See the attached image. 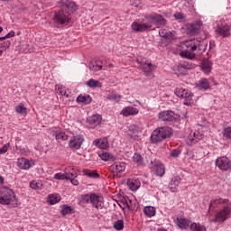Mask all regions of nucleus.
Here are the masks:
<instances>
[{
    "label": "nucleus",
    "mask_w": 231,
    "mask_h": 231,
    "mask_svg": "<svg viewBox=\"0 0 231 231\" xmlns=\"http://www.w3.org/2000/svg\"><path fill=\"white\" fill-rule=\"evenodd\" d=\"M167 24V20L162 14L156 13L147 14L141 19L135 20L132 24L131 28L134 32H147L151 30L153 26L160 28V26H165Z\"/></svg>",
    "instance_id": "1"
},
{
    "label": "nucleus",
    "mask_w": 231,
    "mask_h": 231,
    "mask_svg": "<svg viewBox=\"0 0 231 231\" xmlns=\"http://www.w3.org/2000/svg\"><path fill=\"white\" fill-rule=\"evenodd\" d=\"M199 41L193 39L180 42L178 45L177 50L180 51V57H183L184 59H194V51L199 48Z\"/></svg>",
    "instance_id": "2"
},
{
    "label": "nucleus",
    "mask_w": 231,
    "mask_h": 231,
    "mask_svg": "<svg viewBox=\"0 0 231 231\" xmlns=\"http://www.w3.org/2000/svg\"><path fill=\"white\" fill-rule=\"evenodd\" d=\"M0 205H6L11 208L17 207V196L14 189L6 186L0 187Z\"/></svg>",
    "instance_id": "3"
},
{
    "label": "nucleus",
    "mask_w": 231,
    "mask_h": 231,
    "mask_svg": "<svg viewBox=\"0 0 231 231\" xmlns=\"http://www.w3.org/2000/svg\"><path fill=\"white\" fill-rule=\"evenodd\" d=\"M79 205H89L95 208H104V198L97 193L83 194L79 197Z\"/></svg>",
    "instance_id": "4"
},
{
    "label": "nucleus",
    "mask_w": 231,
    "mask_h": 231,
    "mask_svg": "<svg viewBox=\"0 0 231 231\" xmlns=\"http://www.w3.org/2000/svg\"><path fill=\"white\" fill-rule=\"evenodd\" d=\"M172 136V129L169 126L156 128L151 134V141L152 143H160L166 138Z\"/></svg>",
    "instance_id": "5"
},
{
    "label": "nucleus",
    "mask_w": 231,
    "mask_h": 231,
    "mask_svg": "<svg viewBox=\"0 0 231 231\" xmlns=\"http://www.w3.org/2000/svg\"><path fill=\"white\" fill-rule=\"evenodd\" d=\"M231 217V203H226L224 205L220 210L216 213L215 218L213 219L214 223H225L226 219Z\"/></svg>",
    "instance_id": "6"
},
{
    "label": "nucleus",
    "mask_w": 231,
    "mask_h": 231,
    "mask_svg": "<svg viewBox=\"0 0 231 231\" xmlns=\"http://www.w3.org/2000/svg\"><path fill=\"white\" fill-rule=\"evenodd\" d=\"M216 23V33L220 35V37H230V25L225 18L217 20Z\"/></svg>",
    "instance_id": "7"
},
{
    "label": "nucleus",
    "mask_w": 231,
    "mask_h": 231,
    "mask_svg": "<svg viewBox=\"0 0 231 231\" xmlns=\"http://www.w3.org/2000/svg\"><path fill=\"white\" fill-rule=\"evenodd\" d=\"M175 95L176 97H179L180 98L184 99L183 104L185 106H192V104H194V98H193L194 95L189 89L176 88Z\"/></svg>",
    "instance_id": "8"
},
{
    "label": "nucleus",
    "mask_w": 231,
    "mask_h": 231,
    "mask_svg": "<svg viewBox=\"0 0 231 231\" xmlns=\"http://www.w3.org/2000/svg\"><path fill=\"white\" fill-rule=\"evenodd\" d=\"M52 21L55 24H68L71 21V17L69 16V13L60 9L55 12Z\"/></svg>",
    "instance_id": "9"
},
{
    "label": "nucleus",
    "mask_w": 231,
    "mask_h": 231,
    "mask_svg": "<svg viewBox=\"0 0 231 231\" xmlns=\"http://www.w3.org/2000/svg\"><path fill=\"white\" fill-rule=\"evenodd\" d=\"M173 221L180 230H189V227H190V224L192 223V221L185 217L182 213L177 215Z\"/></svg>",
    "instance_id": "10"
},
{
    "label": "nucleus",
    "mask_w": 231,
    "mask_h": 231,
    "mask_svg": "<svg viewBox=\"0 0 231 231\" xmlns=\"http://www.w3.org/2000/svg\"><path fill=\"white\" fill-rule=\"evenodd\" d=\"M84 135L83 134H76L72 136L69 142V147L73 149L74 151H79L80 147H82V143H84Z\"/></svg>",
    "instance_id": "11"
},
{
    "label": "nucleus",
    "mask_w": 231,
    "mask_h": 231,
    "mask_svg": "<svg viewBox=\"0 0 231 231\" xmlns=\"http://www.w3.org/2000/svg\"><path fill=\"white\" fill-rule=\"evenodd\" d=\"M60 6L63 12H68L69 15L77 12V4L71 0H61Z\"/></svg>",
    "instance_id": "12"
},
{
    "label": "nucleus",
    "mask_w": 231,
    "mask_h": 231,
    "mask_svg": "<svg viewBox=\"0 0 231 231\" xmlns=\"http://www.w3.org/2000/svg\"><path fill=\"white\" fill-rule=\"evenodd\" d=\"M16 164L22 171H29V169H32L35 165V161L22 157L17 159Z\"/></svg>",
    "instance_id": "13"
},
{
    "label": "nucleus",
    "mask_w": 231,
    "mask_h": 231,
    "mask_svg": "<svg viewBox=\"0 0 231 231\" xmlns=\"http://www.w3.org/2000/svg\"><path fill=\"white\" fill-rule=\"evenodd\" d=\"M204 134L198 131H191L186 138V142L189 145H193V143H198L199 140H203Z\"/></svg>",
    "instance_id": "14"
},
{
    "label": "nucleus",
    "mask_w": 231,
    "mask_h": 231,
    "mask_svg": "<svg viewBox=\"0 0 231 231\" xmlns=\"http://www.w3.org/2000/svg\"><path fill=\"white\" fill-rule=\"evenodd\" d=\"M216 165L220 171H228L231 169V161L226 157H219L216 160Z\"/></svg>",
    "instance_id": "15"
},
{
    "label": "nucleus",
    "mask_w": 231,
    "mask_h": 231,
    "mask_svg": "<svg viewBox=\"0 0 231 231\" xmlns=\"http://www.w3.org/2000/svg\"><path fill=\"white\" fill-rule=\"evenodd\" d=\"M158 118L161 122H172L176 120V114L171 110L162 111L158 114Z\"/></svg>",
    "instance_id": "16"
},
{
    "label": "nucleus",
    "mask_w": 231,
    "mask_h": 231,
    "mask_svg": "<svg viewBox=\"0 0 231 231\" xmlns=\"http://www.w3.org/2000/svg\"><path fill=\"white\" fill-rule=\"evenodd\" d=\"M102 123V116L94 115L87 119V124L89 129H95V127H98V125Z\"/></svg>",
    "instance_id": "17"
},
{
    "label": "nucleus",
    "mask_w": 231,
    "mask_h": 231,
    "mask_svg": "<svg viewBox=\"0 0 231 231\" xmlns=\"http://www.w3.org/2000/svg\"><path fill=\"white\" fill-rule=\"evenodd\" d=\"M201 26H203L202 21H196L193 23H188L186 25V31L190 33V35H196V32L201 30Z\"/></svg>",
    "instance_id": "18"
},
{
    "label": "nucleus",
    "mask_w": 231,
    "mask_h": 231,
    "mask_svg": "<svg viewBox=\"0 0 231 231\" xmlns=\"http://www.w3.org/2000/svg\"><path fill=\"white\" fill-rule=\"evenodd\" d=\"M226 203H230V201H228V199L217 198L211 200L209 204V210H212L214 208H225V205H226Z\"/></svg>",
    "instance_id": "19"
},
{
    "label": "nucleus",
    "mask_w": 231,
    "mask_h": 231,
    "mask_svg": "<svg viewBox=\"0 0 231 231\" xmlns=\"http://www.w3.org/2000/svg\"><path fill=\"white\" fill-rule=\"evenodd\" d=\"M152 171L156 174V176L162 177L165 174V167H163V164L159 161L153 163L152 162Z\"/></svg>",
    "instance_id": "20"
},
{
    "label": "nucleus",
    "mask_w": 231,
    "mask_h": 231,
    "mask_svg": "<svg viewBox=\"0 0 231 231\" xmlns=\"http://www.w3.org/2000/svg\"><path fill=\"white\" fill-rule=\"evenodd\" d=\"M71 178H77V173L69 172L68 169H65L64 173H55L54 180H71Z\"/></svg>",
    "instance_id": "21"
},
{
    "label": "nucleus",
    "mask_w": 231,
    "mask_h": 231,
    "mask_svg": "<svg viewBox=\"0 0 231 231\" xmlns=\"http://www.w3.org/2000/svg\"><path fill=\"white\" fill-rule=\"evenodd\" d=\"M125 167H126L125 162H117L110 166V171L114 174H120V173L124 172V171H125Z\"/></svg>",
    "instance_id": "22"
},
{
    "label": "nucleus",
    "mask_w": 231,
    "mask_h": 231,
    "mask_svg": "<svg viewBox=\"0 0 231 231\" xmlns=\"http://www.w3.org/2000/svg\"><path fill=\"white\" fill-rule=\"evenodd\" d=\"M92 145L98 147V149H109V142L106 138L94 140Z\"/></svg>",
    "instance_id": "23"
},
{
    "label": "nucleus",
    "mask_w": 231,
    "mask_h": 231,
    "mask_svg": "<svg viewBox=\"0 0 231 231\" xmlns=\"http://www.w3.org/2000/svg\"><path fill=\"white\" fill-rule=\"evenodd\" d=\"M138 108L134 106H126L122 110L121 115L123 116H134V115H138Z\"/></svg>",
    "instance_id": "24"
},
{
    "label": "nucleus",
    "mask_w": 231,
    "mask_h": 231,
    "mask_svg": "<svg viewBox=\"0 0 231 231\" xmlns=\"http://www.w3.org/2000/svg\"><path fill=\"white\" fill-rule=\"evenodd\" d=\"M200 68L203 73L208 75L212 71V61L208 59L203 60Z\"/></svg>",
    "instance_id": "25"
},
{
    "label": "nucleus",
    "mask_w": 231,
    "mask_h": 231,
    "mask_svg": "<svg viewBox=\"0 0 231 231\" xmlns=\"http://www.w3.org/2000/svg\"><path fill=\"white\" fill-rule=\"evenodd\" d=\"M127 185L130 189V190H138V189H140V180L136 179V178H131V179H128V181H127Z\"/></svg>",
    "instance_id": "26"
},
{
    "label": "nucleus",
    "mask_w": 231,
    "mask_h": 231,
    "mask_svg": "<svg viewBox=\"0 0 231 231\" xmlns=\"http://www.w3.org/2000/svg\"><path fill=\"white\" fill-rule=\"evenodd\" d=\"M138 64H140L142 69L146 73V75H149V73L154 71V67L152 66V63H147V62H142L140 60H137Z\"/></svg>",
    "instance_id": "27"
},
{
    "label": "nucleus",
    "mask_w": 231,
    "mask_h": 231,
    "mask_svg": "<svg viewBox=\"0 0 231 231\" xmlns=\"http://www.w3.org/2000/svg\"><path fill=\"white\" fill-rule=\"evenodd\" d=\"M53 136H55L59 143H60V142H66V140H68V134H66V132L62 130L54 131Z\"/></svg>",
    "instance_id": "28"
},
{
    "label": "nucleus",
    "mask_w": 231,
    "mask_h": 231,
    "mask_svg": "<svg viewBox=\"0 0 231 231\" xmlns=\"http://www.w3.org/2000/svg\"><path fill=\"white\" fill-rule=\"evenodd\" d=\"M159 35L160 37H162V39L166 40V42H171V41L172 39H174V34H172V32H168L165 29H162L159 31Z\"/></svg>",
    "instance_id": "29"
},
{
    "label": "nucleus",
    "mask_w": 231,
    "mask_h": 231,
    "mask_svg": "<svg viewBox=\"0 0 231 231\" xmlns=\"http://www.w3.org/2000/svg\"><path fill=\"white\" fill-rule=\"evenodd\" d=\"M197 88L201 91H207V89H210V83H208V79H202L198 81Z\"/></svg>",
    "instance_id": "30"
},
{
    "label": "nucleus",
    "mask_w": 231,
    "mask_h": 231,
    "mask_svg": "<svg viewBox=\"0 0 231 231\" xmlns=\"http://www.w3.org/2000/svg\"><path fill=\"white\" fill-rule=\"evenodd\" d=\"M180 183L181 179L180 177H174L169 184L171 192H176V187H178Z\"/></svg>",
    "instance_id": "31"
},
{
    "label": "nucleus",
    "mask_w": 231,
    "mask_h": 231,
    "mask_svg": "<svg viewBox=\"0 0 231 231\" xmlns=\"http://www.w3.org/2000/svg\"><path fill=\"white\" fill-rule=\"evenodd\" d=\"M76 101L78 102V104H91V97H89V95H80L77 97Z\"/></svg>",
    "instance_id": "32"
},
{
    "label": "nucleus",
    "mask_w": 231,
    "mask_h": 231,
    "mask_svg": "<svg viewBox=\"0 0 231 231\" xmlns=\"http://www.w3.org/2000/svg\"><path fill=\"white\" fill-rule=\"evenodd\" d=\"M143 212L147 216V217H152L156 216V208L152 206L145 207Z\"/></svg>",
    "instance_id": "33"
},
{
    "label": "nucleus",
    "mask_w": 231,
    "mask_h": 231,
    "mask_svg": "<svg viewBox=\"0 0 231 231\" xmlns=\"http://www.w3.org/2000/svg\"><path fill=\"white\" fill-rule=\"evenodd\" d=\"M189 228L191 231H207L205 226L196 222H191V224H189Z\"/></svg>",
    "instance_id": "34"
},
{
    "label": "nucleus",
    "mask_w": 231,
    "mask_h": 231,
    "mask_svg": "<svg viewBox=\"0 0 231 231\" xmlns=\"http://www.w3.org/2000/svg\"><path fill=\"white\" fill-rule=\"evenodd\" d=\"M86 86H88V88H102V83H100V81L97 80V79H90L86 82Z\"/></svg>",
    "instance_id": "35"
},
{
    "label": "nucleus",
    "mask_w": 231,
    "mask_h": 231,
    "mask_svg": "<svg viewBox=\"0 0 231 231\" xmlns=\"http://www.w3.org/2000/svg\"><path fill=\"white\" fill-rule=\"evenodd\" d=\"M107 100H110V102H114L115 104L118 103L120 100H122V96L115 93H109L106 96Z\"/></svg>",
    "instance_id": "36"
},
{
    "label": "nucleus",
    "mask_w": 231,
    "mask_h": 231,
    "mask_svg": "<svg viewBox=\"0 0 231 231\" xmlns=\"http://www.w3.org/2000/svg\"><path fill=\"white\" fill-rule=\"evenodd\" d=\"M60 201V195L59 194H51L48 196V202L51 205H56V203H59Z\"/></svg>",
    "instance_id": "37"
},
{
    "label": "nucleus",
    "mask_w": 231,
    "mask_h": 231,
    "mask_svg": "<svg viewBox=\"0 0 231 231\" xmlns=\"http://www.w3.org/2000/svg\"><path fill=\"white\" fill-rule=\"evenodd\" d=\"M133 162L137 165L138 167H142L143 165V158L140 153H134L133 156Z\"/></svg>",
    "instance_id": "38"
},
{
    "label": "nucleus",
    "mask_w": 231,
    "mask_h": 231,
    "mask_svg": "<svg viewBox=\"0 0 231 231\" xmlns=\"http://www.w3.org/2000/svg\"><path fill=\"white\" fill-rule=\"evenodd\" d=\"M15 111L18 115H26L28 113V108L24 106L23 103H20L15 106Z\"/></svg>",
    "instance_id": "39"
},
{
    "label": "nucleus",
    "mask_w": 231,
    "mask_h": 231,
    "mask_svg": "<svg viewBox=\"0 0 231 231\" xmlns=\"http://www.w3.org/2000/svg\"><path fill=\"white\" fill-rule=\"evenodd\" d=\"M60 208L61 216H68V214H73V208H71V207L68 205H62Z\"/></svg>",
    "instance_id": "40"
},
{
    "label": "nucleus",
    "mask_w": 231,
    "mask_h": 231,
    "mask_svg": "<svg viewBox=\"0 0 231 231\" xmlns=\"http://www.w3.org/2000/svg\"><path fill=\"white\" fill-rule=\"evenodd\" d=\"M30 187L33 190H40L42 189V181L41 180H32L30 182Z\"/></svg>",
    "instance_id": "41"
},
{
    "label": "nucleus",
    "mask_w": 231,
    "mask_h": 231,
    "mask_svg": "<svg viewBox=\"0 0 231 231\" xmlns=\"http://www.w3.org/2000/svg\"><path fill=\"white\" fill-rule=\"evenodd\" d=\"M98 156L103 162H111V160H113V155L107 152H103L99 153Z\"/></svg>",
    "instance_id": "42"
},
{
    "label": "nucleus",
    "mask_w": 231,
    "mask_h": 231,
    "mask_svg": "<svg viewBox=\"0 0 231 231\" xmlns=\"http://www.w3.org/2000/svg\"><path fill=\"white\" fill-rule=\"evenodd\" d=\"M12 42L10 41H5L0 43V57L3 55L5 51H6L7 48H10Z\"/></svg>",
    "instance_id": "43"
},
{
    "label": "nucleus",
    "mask_w": 231,
    "mask_h": 231,
    "mask_svg": "<svg viewBox=\"0 0 231 231\" xmlns=\"http://www.w3.org/2000/svg\"><path fill=\"white\" fill-rule=\"evenodd\" d=\"M88 68L91 71H100V69H102V65L98 64L97 61H91L88 64Z\"/></svg>",
    "instance_id": "44"
},
{
    "label": "nucleus",
    "mask_w": 231,
    "mask_h": 231,
    "mask_svg": "<svg viewBox=\"0 0 231 231\" xmlns=\"http://www.w3.org/2000/svg\"><path fill=\"white\" fill-rule=\"evenodd\" d=\"M223 139L231 140V126H227L223 130Z\"/></svg>",
    "instance_id": "45"
},
{
    "label": "nucleus",
    "mask_w": 231,
    "mask_h": 231,
    "mask_svg": "<svg viewBox=\"0 0 231 231\" xmlns=\"http://www.w3.org/2000/svg\"><path fill=\"white\" fill-rule=\"evenodd\" d=\"M83 174L84 176H88V178H98V173L91 170H83Z\"/></svg>",
    "instance_id": "46"
},
{
    "label": "nucleus",
    "mask_w": 231,
    "mask_h": 231,
    "mask_svg": "<svg viewBox=\"0 0 231 231\" xmlns=\"http://www.w3.org/2000/svg\"><path fill=\"white\" fill-rule=\"evenodd\" d=\"M129 131H134V134L129 133L128 134L133 140H136V138H138V132H136V126L130 125Z\"/></svg>",
    "instance_id": "47"
},
{
    "label": "nucleus",
    "mask_w": 231,
    "mask_h": 231,
    "mask_svg": "<svg viewBox=\"0 0 231 231\" xmlns=\"http://www.w3.org/2000/svg\"><path fill=\"white\" fill-rule=\"evenodd\" d=\"M113 226L115 228V230H122L124 228V220H117L116 222H114Z\"/></svg>",
    "instance_id": "48"
},
{
    "label": "nucleus",
    "mask_w": 231,
    "mask_h": 231,
    "mask_svg": "<svg viewBox=\"0 0 231 231\" xmlns=\"http://www.w3.org/2000/svg\"><path fill=\"white\" fill-rule=\"evenodd\" d=\"M59 93L61 97H66L67 98H71V97L73 95V94H71V91L69 90V88H66L63 92L60 91Z\"/></svg>",
    "instance_id": "49"
},
{
    "label": "nucleus",
    "mask_w": 231,
    "mask_h": 231,
    "mask_svg": "<svg viewBox=\"0 0 231 231\" xmlns=\"http://www.w3.org/2000/svg\"><path fill=\"white\" fill-rule=\"evenodd\" d=\"M180 154H181V151H180L179 149H174L171 152L170 156L171 158H178Z\"/></svg>",
    "instance_id": "50"
},
{
    "label": "nucleus",
    "mask_w": 231,
    "mask_h": 231,
    "mask_svg": "<svg viewBox=\"0 0 231 231\" xmlns=\"http://www.w3.org/2000/svg\"><path fill=\"white\" fill-rule=\"evenodd\" d=\"M66 87L62 86V85H56L55 86V91L58 95H60V93H64V89Z\"/></svg>",
    "instance_id": "51"
},
{
    "label": "nucleus",
    "mask_w": 231,
    "mask_h": 231,
    "mask_svg": "<svg viewBox=\"0 0 231 231\" xmlns=\"http://www.w3.org/2000/svg\"><path fill=\"white\" fill-rule=\"evenodd\" d=\"M174 17H175L176 21H180V23H181V21L185 20V16H183V14H181V13H176L174 14Z\"/></svg>",
    "instance_id": "52"
},
{
    "label": "nucleus",
    "mask_w": 231,
    "mask_h": 231,
    "mask_svg": "<svg viewBox=\"0 0 231 231\" xmlns=\"http://www.w3.org/2000/svg\"><path fill=\"white\" fill-rule=\"evenodd\" d=\"M8 147H10V143L5 144L1 149H0V152L2 154H5L6 152H8Z\"/></svg>",
    "instance_id": "53"
},
{
    "label": "nucleus",
    "mask_w": 231,
    "mask_h": 231,
    "mask_svg": "<svg viewBox=\"0 0 231 231\" xmlns=\"http://www.w3.org/2000/svg\"><path fill=\"white\" fill-rule=\"evenodd\" d=\"M12 37H15V32L10 31L5 36H4V41L5 39H12Z\"/></svg>",
    "instance_id": "54"
},
{
    "label": "nucleus",
    "mask_w": 231,
    "mask_h": 231,
    "mask_svg": "<svg viewBox=\"0 0 231 231\" xmlns=\"http://www.w3.org/2000/svg\"><path fill=\"white\" fill-rule=\"evenodd\" d=\"M74 177H71L70 179H68V180H70V182L72 183V185H79V180H77L76 179H73Z\"/></svg>",
    "instance_id": "55"
},
{
    "label": "nucleus",
    "mask_w": 231,
    "mask_h": 231,
    "mask_svg": "<svg viewBox=\"0 0 231 231\" xmlns=\"http://www.w3.org/2000/svg\"><path fill=\"white\" fill-rule=\"evenodd\" d=\"M5 183V178L3 176H0V185H3Z\"/></svg>",
    "instance_id": "56"
},
{
    "label": "nucleus",
    "mask_w": 231,
    "mask_h": 231,
    "mask_svg": "<svg viewBox=\"0 0 231 231\" xmlns=\"http://www.w3.org/2000/svg\"><path fill=\"white\" fill-rule=\"evenodd\" d=\"M1 41H5V38L4 37H0V42Z\"/></svg>",
    "instance_id": "57"
},
{
    "label": "nucleus",
    "mask_w": 231,
    "mask_h": 231,
    "mask_svg": "<svg viewBox=\"0 0 231 231\" xmlns=\"http://www.w3.org/2000/svg\"><path fill=\"white\" fill-rule=\"evenodd\" d=\"M3 32V27L0 26V33Z\"/></svg>",
    "instance_id": "58"
},
{
    "label": "nucleus",
    "mask_w": 231,
    "mask_h": 231,
    "mask_svg": "<svg viewBox=\"0 0 231 231\" xmlns=\"http://www.w3.org/2000/svg\"><path fill=\"white\" fill-rule=\"evenodd\" d=\"M109 67H110V68H113V64H109Z\"/></svg>",
    "instance_id": "59"
},
{
    "label": "nucleus",
    "mask_w": 231,
    "mask_h": 231,
    "mask_svg": "<svg viewBox=\"0 0 231 231\" xmlns=\"http://www.w3.org/2000/svg\"><path fill=\"white\" fill-rule=\"evenodd\" d=\"M182 68H185V65H183Z\"/></svg>",
    "instance_id": "60"
},
{
    "label": "nucleus",
    "mask_w": 231,
    "mask_h": 231,
    "mask_svg": "<svg viewBox=\"0 0 231 231\" xmlns=\"http://www.w3.org/2000/svg\"><path fill=\"white\" fill-rule=\"evenodd\" d=\"M0 154H3V153H1V152H0Z\"/></svg>",
    "instance_id": "61"
}]
</instances>
